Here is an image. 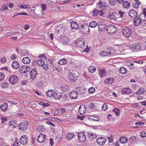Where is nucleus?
I'll use <instances>...</instances> for the list:
<instances>
[{
    "label": "nucleus",
    "mask_w": 146,
    "mask_h": 146,
    "mask_svg": "<svg viewBox=\"0 0 146 146\" xmlns=\"http://www.w3.org/2000/svg\"><path fill=\"white\" fill-rule=\"evenodd\" d=\"M17 58V56L16 54H12L11 56V59L14 60Z\"/></svg>",
    "instance_id": "nucleus-60"
},
{
    "label": "nucleus",
    "mask_w": 146,
    "mask_h": 146,
    "mask_svg": "<svg viewBox=\"0 0 146 146\" xmlns=\"http://www.w3.org/2000/svg\"><path fill=\"white\" fill-rule=\"evenodd\" d=\"M8 84L6 82H4L2 83L1 86L3 88H5L8 87Z\"/></svg>",
    "instance_id": "nucleus-43"
},
{
    "label": "nucleus",
    "mask_w": 146,
    "mask_h": 146,
    "mask_svg": "<svg viewBox=\"0 0 146 146\" xmlns=\"http://www.w3.org/2000/svg\"><path fill=\"white\" fill-rule=\"evenodd\" d=\"M84 40L82 38H78V40L75 41L74 43L75 46L81 48H83L84 47Z\"/></svg>",
    "instance_id": "nucleus-1"
},
{
    "label": "nucleus",
    "mask_w": 146,
    "mask_h": 146,
    "mask_svg": "<svg viewBox=\"0 0 146 146\" xmlns=\"http://www.w3.org/2000/svg\"><path fill=\"white\" fill-rule=\"evenodd\" d=\"M44 63V61L43 60L40 59L37 61L36 64L39 66H42Z\"/></svg>",
    "instance_id": "nucleus-41"
},
{
    "label": "nucleus",
    "mask_w": 146,
    "mask_h": 146,
    "mask_svg": "<svg viewBox=\"0 0 146 146\" xmlns=\"http://www.w3.org/2000/svg\"><path fill=\"white\" fill-rule=\"evenodd\" d=\"M8 9L7 7L5 5L2 6L0 8V10L1 11H6Z\"/></svg>",
    "instance_id": "nucleus-44"
},
{
    "label": "nucleus",
    "mask_w": 146,
    "mask_h": 146,
    "mask_svg": "<svg viewBox=\"0 0 146 146\" xmlns=\"http://www.w3.org/2000/svg\"><path fill=\"white\" fill-rule=\"evenodd\" d=\"M119 142L122 143H127L128 141L127 138L125 137H121L119 139Z\"/></svg>",
    "instance_id": "nucleus-28"
},
{
    "label": "nucleus",
    "mask_w": 146,
    "mask_h": 146,
    "mask_svg": "<svg viewBox=\"0 0 146 146\" xmlns=\"http://www.w3.org/2000/svg\"><path fill=\"white\" fill-rule=\"evenodd\" d=\"M106 140L105 138L100 137L96 139L97 143L100 145L104 144L106 142Z\"/></svg>",
    "instance_id": "nucleus-15"
},
{
    "label": "nucleus",
    "mask_w": 146,
    "mask_h": 146,
    "mask_svg": "<svg viewBox=\"0 0 146 146\" xmlns=\"http://www.w3.org/2000/svg\"><path fill=\"white\" fill-rule=\"evenodd\" d=\"M113 111L115 113L116 115H118L120 112L119 110L117 108H114Z\"/></svg>",
    "instance_id": "nucleus-49"
},
{
    "label": "nucleus",
    "mask_w": 146,
    "mask_h": 146,
    "mask_svg": "<svg viewBox=\"0 0 146 146\" xmlns=\"http://www.w3.org/2000/svg\"><path fill=\"white\" fill-rule=\"evenodd\" d=\"M71 28L73 29H77L78 28L79 26L77 23L73 21L70 23Z\"/></svg>",
    "instance_id": "nucleus-23"
},
{
    "label": "nucleus",
    "mask_w": 146,
    "mask_h": 146,
    "mask_svg": "<svg viewBox=\"0 0 146 146\" xmlns=\"http://www.w3.org/2000/svg\"><path fill=\"white\" fill-rule=\"evenodd\" d=\"M74 74H70V76L68 78L70 81L72 80L73 82L74 81L76 80L77 77H74Z\"/></svg>",
    "instance_id": "nucleus-33"
},
{
    "label": "nucleus",
    "mask_w": 146,
    "mask_h": 146,
    "mask_svg": "<svg viewBox=\"0 0 146 146\" xmlns=\"http://www.w3.org/2000/svg\"><path fill=\"white\" fill-rule=\"evenodd\" d=\"M98 24L97 22L95 21H92V28L96 27L98 26Z\"/></svg>",
    "instance_id": "nucleus-46"
},
{
    "label": "nucleus",
    "mask_w": 146,
    "mask_h": 146,
    "mask_svg": "<svg viewBox=\"0 0 146 146\" xmlns=\"http://www.w3.org/2000/svg\"><path fill=\"white\" fill-rule=\"evenodd\" d=\"M12 66L14 68L17 69L19 67V65L17 61H14L12 64Z\"/></svg>",
    "instance_id": "nucleus-29"
},
{
    "label": "nucleus",
    "mask_w": 146,
    "mask_h": 146,
    "mask_svg": "<svg viewBox=\"0 0 146 146\" xmlns=\"http://www.w3.org/2000/svg\"><path fill=\"white\" fill-rule=\"evenodd\" d=\"M79 141L80 142H83L86 139V136L84 133H79L78 134Z\"/></svg>",
    "instance_id": "nucleus-16"
},
{
    "label": "nucleus",
    "mask_w": 146,
    "mask_h": 146,
    "mask_svg": "<svg viewBox=\"0 0 146 146\" xmlns=\"http://www.w3.org/2000/svg\"><path fill=\"white\" fill-rule=\"evenodd\" d=\"M97 7L98 8H101L102 10H105L107 8V5L104 2H102L100 0L97 2Z\"/></svg>",
    "instance_id": "nucleus-5"
},
{
    "label": "nucleus",
    "mask_w": 146,
    "mask_h": 146,
    "mask_svg": "<svg viewBox=\"0 0 146 146\" xmlns=\"http://www.w3.org/2000/svg\"><path fill=\"white\" fill-rule=\"evenodd\" d=\"M106 71L104 69H102L99 72V75L101 78H102L106 76Z\"/></svg>",
    "instance_id": "nucleus-31"
},
{
    "label": "nucleus",
    "mask_w": 146,
    "mask_h": 146,
    "mask_svg": "<svg viewBox=\"0 0 146 146\" xmlns=\"http://www.w3.org/2000/svg\"><path fill=\"white\" fill-rule=\"evenodd\" d=\"M18 81V78L17 76L13 75L10 76L9 78V82L12 84H14L17 83Z\"/></svg>",
    "instance_id": "nucleus-4"
},
{
    "label": "nucleus",
    "mask_w": 146,
    "mask_h": 146,
    "mask_svg": "<svg viewBox=\"0 0 146 146\" xmlns=\"http://www.w3.org/2000/svg\"><path fill=\"white\" fill-rule=\"evenodd\" d=\"M43 69L45 70H47L48 68V66L47 64H43L42 66Z\"/></svg>",
    "instance_id": "nucleus-57"
},
{
    "label": "nucleus",
    "mask_w": 146,
    "mask_h": 146,
    "mask_svg": "<svg viewBox=\"0 0 146 146\" xmlns=\"http://www.w3.org/2000/svg\"><path fill=\"white\" fill-rule=\"evenodd\" d=\"M28 15V14L27 13H18L15 15H14L13 16V17H15L18 15Z\"/></svg>",
    "instance_id": "nucleus-54"
},
{
    "label": "nucleus",
    "mask_w": 146,
    "mask_h": 146,
    "mask_svg": "<svg viewBox=\"0 0 146 146\" xmlns=\"http://www.w3.org/2000/svg\"><path fill=\"white\" fill-rule=\"evenodd\" d=\"M28 52L27 50H25L23 51L22 54L23 56H25L27 54H28Z\"/></svg>",
    "instance_id": "nucleus-58"
},
{
    "label": "nucleus",
    "mask_w": 146,
    "mask_h": 146,
    "mask_svg": "<svg viewBox=\"0 0 146 146\" xmlns=\"http://www.w3.org/2000/svg\"><path fill=\"white\" fill-rule=\"evenodd\" d=\"M141 44H131V45H129V47H132L133 49H134L135 50H140L141 49Z\"/></svg>",
    "instance_id": "nucleus-17"
},
{
    "label": "nucleus",
    "mask_w": 146,
    "mask_h": 146,
    "mask_svg": "<svg viewBox=\"0 0 146 146\" xmlns=\"http://www.w3.org/2000/svg\"><path fill=\"white\" fill-rule=\"evenodd\" d=\"M8 108V104L6 103H5L2 105L0 106L1 110L4 111H6Z\"/></svg>",
    "instance_id": "nucleus-24"
},
{
    "label": "nucleus",
    "mask_w": 146,
    "mask_h": 146,
    "mask_svg": "<svg viewBox=\"0 0 146 146\" xmlns=\"http://www.w3.org/2000/svg\"><path fill=\"white\" fill-rule=\"evenodd\" d=\"M22 61L24 64H27L30 62L31 60L29 58L26 57L23 59Z\"/></svg>",
    "instance_id": "nucleus-26"
},
{
    "label": "nucleus",
    "mask_w": 146,
    "mask_h": 146,
    "mask_svg": "<svg viewBox=\"0 0 146 146\" xmlns=\"http://www.w3.org/2000/svg\"><path fill=\"white\" fill-rule=\"evenodd\" d=\"M1 119V123L3 124L6 121H7V119L5 117L3 116H1L0 117Z\"/></svg>",
    "instance_id": "nucleus-50"
},
{
    "label": "nucleus",
    "mask_w": 146,
    "mask_h": 146,
    "mask_svg": "<svg viewBox=\"0 0 146 146\" xmlns=\"http://www.w3.org/2000/svg\"><path fill=\"white\" fill-rule=\"evenodd\" d=\"M7 58L5 56L3 57L0 59L1 61L3 63H5L7 61Z\"/></svg>",
    "instance_id": "nucleus-55"
},
{
    "label": "nucleus",
    "mask_w": 146,
    "mask_h": 146,
    "mask_svg": "<svg viewBox=\"0 0 146 146\" xmlns=\"http://www.w3.org/2000/svg\"><path fill=\"white\" fill-rule=\"evenodd\" d=\"M140 136L142 137H146V133L145 131H143L141 132Z\"/></svg>",
    "instance_id": "nucleus-53"
},
{
    "label": "nucleus",
    "mask_w": 146,
    "mask_h": 146,
    "mask_svg": "<svg viewBox=\"0 0 146 146\" xmlns=\"http://www.w3.org/2000/svg\"><path fill=\"white\" fill-rule=\"evenodd\" d=\"M130 4L129 1H126L124 2L123 5V7L125 8L129 7L130 6Z\"/></svg>",
    "instance_id": "nucleus-35"
},
{
    "label": "nucleus",
    "mask_w": 146,
    "mask_h": 146,
    "mask_svg": "<svg viewBox=\"0 0 146 146\" xmlns=\"http://www.w3.org/2000/svg\"><path fill=\"white\" fill-rule=\"evenodd\" d=\"M108 17L110 19H114L115 18V17L114 16V13H112L111 15H109Z\"/></svg>",
    "instance_id": "nucleus-52"
},
{
    "label": "nucleus",
    "mask_w": 146,
    "mask_h": 146,
    "mask_svg": "<svg viewBox=\"0 0 146 146\" xmlns=\"http://www.w3.org/2000/svg\"><path fill=\"white\" fill-rule=\"evenodd\" d=\"M28 138L26 135H23L21 137L20 139V142L23 145L26 144L28 142Z\"/></svg>",
    "instance_id": "nucleus-12"
},
{
    "label": "nucleus",
    "mask_w": 146,
    "mask_h": 146,
    "mask_svg": "<svg viewBox=\"0 0 146 146\" xmlns=\"http://www.w3.org/2000/svg\"><path fill=\"white\" fill-rule=\"evenodd\" d=\"M92 117H93V119L92 118V120H93L94 121H98L99 120V117L98 115H94L92 116Z\"/></svg>",
    "instance_id": "nucleus-42"
},
{
    "label": "nucleus",
    "mask_w": 146,
    "mask_h": 146,
    "mask_svg": "<svg viewBox=\"0 0 146 146\" xmlns=\"http://www.w3.org/2000/svg\"><path fill=\"white\" fill-rule=\"evenodd\" d=\"M62 38V42L65 44H66L69 40V39L66 36H64Z\"/></svg>",
    "instance_id": "nucleus-34"
},
{
    "label": "nucleus",
    "mask_w": 146,
    "mask_h": 146,
    "mask_svg": "<svg viewBox=\"0 0 146 146\" xmlns=\"http://www.w3.org/2000/svg\"><path fill=\"white\" fill-rule=\"evenodd\" d=\"M54 92L52 90H49L46 92V94L47 96L51 98L53 97Z\"/></svg>",
    "instance_id": "nucleus-27"
},
{
    "label": "nucleus",
    "mask_w": 146,
    "mask_h": 146,
    "mask_svg": "<svg viewBox=\"0 0 146 146\" xmlns=\"http://www.w3.org/2000/svg\"><path fill=\"white\" fill-rule=\"evenodd\" d=\"M115 0H109L108 4L110 6L114 5L115 3Z\"/></svg>",
    "instance_id": "nucleus-45"
},
{
    "label": "nucleus",
    "mask_w": 146,
    "mask_h": 146,
    "mask_svg": "<svg viewBox=\"0 0 146 146\" xmlns=\"http://www.w3.org/2000/svg\"><path fill=\"white\" fill-rule=\"evenodd\" d=\"M62 96V93L56 92H54L53 97L55 99H59L61 98Z\"/></svg>",
    "instance_id": "nucleus-18"
},
{
    "label": "nucleus",
    "mask_w": 146,
    "mask_h": 146,
    "mask_svg": "<svg viewBox=\"0 0 146 146\" xmlns=\"http://www.w3.org/2000/svg\"><path fill=\"white\" fill-rule=\"evenodd\" d=\"M145 90L143 88H140L138 91L136 93V94H142L144 93Z\"/></svg>",
    "instance_id": "nucleus-38"
},
{
    "label": "nucleus",
    "mask_w": 146,
    "mask_h": 146,
    "mask_svg": "<svg viewBox=\"0 0 146 146\" xmlns=\"http://www.w3.org/2000/svg\"><path fill=\"white\" fill-rule=\"evenodd\" d=\"M78 94L76 92L72 91L69 94L70 97L73 99H76L78 97Z\"/></svg>",
    "instance_id": "nucleus-21"
},
{
    "label": "nucleus",
    "mask_w": 146,
    "mask_h": 146,
    "mask_svg": "<svg viewBox=\"0 0 146 146\" xmlns=\"http://www.w3.org/2000/svg\"><path fill=\"white\" fill-rule=\"evenodd\" d=\"M5 77V76L3 74L0 73V81L3 80Z\"/></svg>",
    "instance_id": "nucleus-59"
},
{
    "label": "nucleus",
    "mask_w": 146,
    "mask_h": 146,
    "mask_svg": "<svg viewBox=\"0 0 146 146\" xmlns=\"http://www.w3.org/2000/svg\"><path fill=\"white\" fill-rule=\"evenodd\" d=\"M34 11V13L35 15L41 16L43 14L42 10L41 8H35V9H32Z\"/></svg>",
    "instance_id": "nucleus-11"
},
{
    "label": "nucleus",
    "mask_w": 146,
    "mask_h": 146,
    "mask_svg": "<svg viewBox=\"0 0 146 146\" xmlns=\"http://www.w3.org/2000/svg\"><path fill=\"white\" fill-rule=\"evenodd\" d=\"M108 108V105L106 104H105L102 106V110L106 111L107 110Z\"/></svg>",
    "instance_id": "nucleus-48"
},
{
    "label": "nucleus",
    "mask_w": 146,
    "mask_h": 146,
    "mask_svg": "<svg viewBox=\"0 0 146 146\" xmlns=\"http://www.w3.org/2000/svg\"><path fill=\"white\" fill-rule=\"evenodd\" d=\"M85 117V116H80L78 115L77 118L78 119H80L82 120H83L84 119V118Z\"/></svg>",
    "instance_id": "nucleus-63"
},
{
    "label": "nucleus",
    "mask_w": 146,
    "mask_h": 146,
    "mask_svg": "<svg viewBox=\"0 0 146 146\" xmlns=\"http://www.w3.org/2000/svg\"><path fill=\"white\" fill-rule=\"evenodd\" d=\"M111 54V52H109L108 54L105 51H103V52H101L100 53V55L101 56H109V55Z\"/></svg>",
    "instance_id": "nucleus-39"
},
{
    "label": "nucleus",
    "mask_w": 146,
    "mask_h": 146,
    "mask_svg": "<svg viewBox=\"0 0 146 146\" xmlns=\"http://www.w3.org/2000/svg\"><path fill=\"white\" fill-rule=\"evenodd\" d=\"M141 4V3H137V4L136 3H133L132 5L133 7L134 8H137L139 7V5Z\"/></svg>",
    "instance_id": "nucleus-47"
},
{
    "label": "nucleus",
    "mask_w": 146,
    "mask_h": 146,
    "mask_svg": "<svg viewBox=\"0 0 146 146\" xmlns=\"http://www.w3.org/2000/svg\"><path fill=\"white\" fill-rule=\"evenodd\" d=\"M106 26V24L104 22H101L98 26L99 29L100 31H103L105 30Z\"/></svg>",
    "instance_id": "nucleus-22"
},
{
    "label": "nucleus",
    "mask_w": 146,
    "mask_h": 146,
    "mask_svg": "<svg viewBox=\"0 0 146 146\" xmlns=\"http://www.w3.org/2000/svg\"><path fill=\"white\" fill-rule=\"evenodd\" d=\"M30 70V68L27 66L24 65L21 67L20 68L19 71L22 73H24L27 72Z\"/></svg>",
    "instance_id": "nucleus-6"
},
{
    "label": "nucleus",
    "mask_w": 146,
    "mask_h": 146,
    "mask_svg": "<svg viewBox=\"0 0 146 146\" xmlns=\"http://www.w3.org/2000/svg\"><path fill=\"white\" fill-rule=\"evenodd\" d=\"M131 92V90L129 87L124 88L121 90V93L122 94H130Z\"/></svg>",
    "instance_id": "nucleus-20"
},
{
    "label": "nucleus",
    "mask_w": 146,
    "mask_h": 146,
    "mask_svg": "<svg viewBox=\"0 0 146 146\" xmlns=\"http://www.w3.org/2000/svg\"><path fill=\"white\" fill-rule=\"evenodd\" d=\"M128 14L129 16L131 18H136L137 16V12L133 9L130 10Z\"/></svg>",
    "instance_id": "nucleus-14"
},
{
    "label": "nucleus",
    "mask_w": 146,
    "mask_h": 146,
    "mask_svg": "<svg viewBox=\"0 0 146 146\" xmlns=\"http://www.w3.org/2000/svg\"><path fill=\"white\" fill-rule=\"evenodd\" d=\"M46 139L45 135L42 133H40L38 136L37 141L38 142L41 143L44 142L45 141Z\"/></svg>",
    "instance_id": "nucleus-10"
},
{
    "label": "nucleus",
    "mask_w": 146,
    "mask_h": 146,
    "mask_svg": "<svg viewBox=\"0 0 146 146\" xmlns=\"http://www.w3.org/2000/svg\"><path fill=\"white\" fill-rule=\"evenodd\" d=\"M122 33L124 36L128 37L131 33V29L129 28L126 27L123 29Z\"/></svg>",
    "instance_id": "nucleus-3"
},
{
    "label": "nucleus",
    "mask_w": 146,
    "mask_h": 146,
    "mask_svg": "<svg viewBox=\"0 0 146 146\" xmlns=\"http://www.w3.org/2000/svg\"><path fill=\"white\" fill-rule=\"evenodd\" d=\"M96 110V106L93 103H92V110H93V111H95Z\"/></svg>",
    "instance_id": "nucleus-61"
},
{
    "label": "nucleus",
    "mask_w": 146,
    "mask_h": 146,
    "mask_svg": "<svg viewBox=\"0 0 146 146\" xmlns=\"http://www.w3.org/2000/svg\"><path fill=\"white\" fill-rule=\"evenodd\" d=\"M80 29L81 32L85 34L90 31V29L88 25H81Z\"/></svg>",
    "instance_id": "nucleus-8"
},
{
    "label": "nucleus",
    "mask_w": 146,
    "mask_h": 146,
    "mask_svg": "<svg viewBox=\"0 0 146 146\" xmlns=\"http://www.w3.org/2000/svg\"><path fill=\"white\" fill-rule=\"evenodd\" d=\"M141 15H139V18H135L134 21V23L135 26H138L140 24H142L141 23L142 21L141 20H143L141 19Z\"/></svg>",
    "instance_id": "nucleus-9"
},
{
    "label": "nucleus",
    "mask_w": 146,
    "mask_h": 146,
    "mask_svg": "<svg viewBox=\"0 0 146 146\" xmlns=\"http://www.w3.org/2000/svg\"><path fill=\"white\" fill-rule=\"evenodd\" d=\"M99 11L97 9H94L93 11V13H92V15L93 16H97V15L99 13Z\"/></svg>",
    "instance_id": "nucleus-37"
},
{
    "label": "nucleus",
    "mask_w": 146,
    "mask_h": 146,
    "mask_svg": "<svg viewBox=\"0 0 146 146\" xmlns=\"http://www.w3.org/2000/svg\"><path fill=\"white\" fill-rule=\"evenodd\" d=\"M20 7L23 9L30 8V6L28 5H23L20 6Z\"/></svg>",
    "instance_id": "nucleus-56"
},
{
    "label": "nucleus",
    "mask_w": 146,
    "mask_h": 146,
    "mask_svg": "<svg viewBox=\"0 0 146 146\" xmlns=\"http://www.w3.org/2000/svg\"><path fill=\"white\" fill-rule=\"evenodd\" d=\"M142 14H143L145 17H146V8H144L143 10V13Z\"/></svg>",
    "instance_id": "nucleus-64"
},
{
    "label": "nucleus",
    "mask_w": 146,
    "mask_h": 146,
    "mask_svg": "<svg viewBox=\"0 0 146 146\" xmlns=\"http://www.w3.org/2000/svg\"><path fill=\"white\" fill-rule=\"evenodd\" d=\"M75 135L73 133H68L66 136V138L68 140H70L73 138Z\"/></svg>",
    "instance_id": "nucleus-30"
},
{
    "label": "nucleus",
    "mask_w": 146,
    "mask_h": 146,
    "mask_svg": "<svg viewBox=\"0 0 146 146\" xmlns=\"http://www.w3.org/2000/svg\"><path fill=\"white\" fill-rule=\"evenodd\" d=\"M86 108L84 105H81L79 109L78 113L81 115L83 114L86 111Z\"/></svg>",
    "instance_id": "nucleus-13"
},
{
    "label": "nucleus",
    "mask_w": 146,
    "mask_h": 146,
    "mask_svg": "<svg viewBox=\"0 0 146 146\" xmlns=\"http://www.w3.org/2000/svg\"><path fill=\"white\" fill-rule=\"evenodd\" d=\"M40 104H42V107H44L46 106H49L50 105V104L49 103H44L43 102H40Z\"/></svg>",
    "instance_id": "nucleus-51"
},
{
    "label": "nucleus",
    "mask_w": 146,
    "mask_h": 146,
    "mask_svg": "<svg viewBox=\"0 0 146 146\" xmlns=\"http://www.w3.org/2000/svg\"><path fill=\"white\" fill-rule=\"evenodd\" d=\"M67 60L64 58H63L60 60L58 62L59 64L61 65H64L66 64Z\"/></svg>",
    "instance_id": "nucleus-32"
},
{
    "label": "nucleus",
    "mask_w": 146,
    "mask_h": 146,
    "mask_svg": "<svg viewBox=\"0 0 146 146\" xmlns=\"http://www.w3.org/2000/svg\"><path fill=\"white\" fill-rule=\"evenodd\" d=\"M136 139L135 137L134 136L131 137L129 139V142L130 143L132 144L134 142Z\"/></svg>",
    "instance_id": "nucleus-40"
},
{
    "label": "nucleus",
    "mask_w": 146,
    "mask_h": 146,
    "mask_svg": "<svg viewBox=\"0 0 146 146\" xmlns=\"http://www.w3.org/2000/svg\"><path fill=\"white\" fill-rule=\"evenodd\" d=\"M31 78L33 80H34L36 77L37 72L36 69L34 68L31 69L30 72Z\"/></svg>",
    "instance_id": "nucleus-7"
},
{
    "label": "nucleus",
    "mask_w": 146,
    "mask_h": 146,
    "mask_svg": "<svg viewBox=\"0 0 146 146\" xmlns=\"http://www.w3.org/2000/svg\"><path fill=\"white\" fill-rule=\"evenodd\" d=\"M18 127L21 130L25 131L27 129V125L26 123H21L19 125Z\"/></svg>",
    "instance_id": "nucleus-19"
},
{
    "label": "nucleus",
    "mask_w": 146,
    "mask_h": 146,
    "mask_svg": "<svg viewBox=\"0 0 146 146\" xmlns=\"http://www.w3.org/2000/svg\"><path fill=\"white\" fill-rule=\"evenodd\" d=\"M37 129L38 131L39 132H41L44 130V129L42 128V127L41 126H38L37 128Z\"/></svg>",
    "instance_id": "nucleus-62"
},
{
    "label": "nucleus",
    "mask_w": 146,
    "mask_h": 146,
    "mask_svg": "<svg viewBox=\"0 0 146 146\" xmlns=\"http://www.w3.org/2000/svg\"><path fill=\"white\" fill-rule=\"evenodd\" d=\"M126 69L124 67H122L119 69V72L121 74H124L127 73Z\"/></svg>",
    "instance_id": "nucleus-36"
},
{
    "label": "nucleus",
    "mask_w": 146,
    "mask_h": 146,
    "mask_svg": "<svg viewBox=\"0 0 146 146\" xmlns=\"http://www.w3.org/2000/svg\"><path fill=\"white\" fill-rule=\"evenodd\" d=\"M117 29L112 25H108L106 31L109 34H112L114 33L117 31Z\"/></svg>",
    "instance_id": "nucleus-2"
},
{
    "label": "nucleus",
    "mask_w": 146,
    "mask_h": 146,
    "mask_svg": "<svg viewBox=\"0 0 146 146\" xmlns=\"http://www.w3.org/2000/svg\"><path fill=\"white\" fill-rule=\"evenodd\" d=\"M114 81L113 79L112 78H107L105 81V83L106 84H112Z\"/></svg>",
    "instance_id": "nucleus-25"
}]
</instances>
